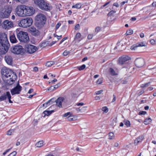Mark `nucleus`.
<instances>
[{
	"label": "nucleus",
	"mask_w": 156,
	"mask_h": 156,
	"mask_svg": "<svg viewBox=\"0 0 156 156\" xmlns=\"http://www.w3.org/2000/svg\"><path fill=\"white\" fill-rule=\"evenodd\" d=\"M2 77L3 80L9 77L10 80H7L6 83L9 85H11L13 83L17 78L16 74L10 69L4 67L2 69Z\"/></svg>",
	"instance_id": "nucleus-1"
},
{
	"label": "nucleus",
	"mask_w": 156,
	"mask_h": 156,
	"mask_svg": "<svg viewBox=\"0 0 156 156\" xmlns=\"http://www.w3.org/2000/svg\"><path fill=\"white\" fill-rule=\"evenodd\" d=\"M46 17L42 14H39L36 17V25L39 29L42 28L45 23Z\"/></svg>",
	"instance_id": "nucleus-2"
},
{
	"label": "nucleus",
	"mask_w": 156,
	"mask_h": 156,
	"mask_svg": "<svg viewBox=\"0 0 156 156\" xmlns=\"http://www.w3.org/2000/svg\"><path fill=\"white\" fill-rule=\"evenodd\" d=\"M34 3L37 5L39 8L45 11H50V6L48 3L44 0H33Z\"/></svg>",
	"instance_id": "nucleus-3"
},
{
	"label": "nucleus",
	"mask_w": 156,
	"mask_h": 156,
	"mask_svg": "<svg viewBox=\"0 0 156 156\" xmlns=\"http://www.w3.org/2000/svg\"><path fill=\"white\" fill-rule=\"evenodd\" d=\"M9 46L6 34L5 33H0V47L9 49Z\"/></svg>",
	"instance_id": "nucleus-4"
},
{
	"label": "nucleus",
	"mask_w": 156,
	"mask_h": 156,
	"mask_svg": "<svg viewBox=\"0 0 156 156\" xmlns=\"http://www.w3.org/2000/svg\"><path fill=\"white\" fill-rule=\"evenodd\" d=\"M12 11V8L8 6H5L0 11V18H7L9 16Z\"/></svg>",
	"instance_id": "nucleus-5"
},
{
	"label": "nucleus",
	"mask_w": 156,
	"mask_h": 156,
	"mask_svg": "<svg viewBox=\"0 0 156 156\" xmlns=\"http://www.w3.org/2000/svg\"><path fill=\"white\" fill-rule=\"evenodd\" d=\"M18 31L17 30H16L17 37L20 41L26 43L29 41V38L27 32L21 31L18 33Z\"/></svg>",
	"instance_id": "nucleus-6"
},
{
	"label": "nucleus",
	"mask_w": 156,
	"mask_h": 156,
	"mask_svg": "<svg viewBox=\"0 0 156 156\" xmlns=\"http://www.w3.org/2000/svg\"><path fill=\"white\" fill-rule=\"evenodd\" d=\"M33 23V20L31 18H27L21 20L19 24L20 26L23 27H27L30 26Z\"/></svg>",
	"instance_id": "nucleus-7"
},
{
	"label": "nucleus",
	"mask_w": 156,
	"mask_h": 156,
	"mask_svg": "<svg viewBox=\"0 0 156 156\" xmlns=\"http://www.w3.org/2000/svg\"><path fill=\"white\" fill-rule=\"evenodd\" d=\"M124 45L120 44H117V46L113 47L111 48L110 51L108 53V58H111L114 56V53H115V50L116 49H118L119 50H122V49H124Z\"/></svg>",
	"instance_id": "nucleus-8"
},
{
	"label": "nucleus",
	"mask_w": 156,
	"mask_h": 156,
	"mask_svg": "<svg viewBox=\"0 0 156 156\" xmlns=\"http://www.w3.org/2000/svg\"><path fill=\"white\" fill-rule=\"evenodd\" d=\"M11 51L13 53L19 54L23 51V49L22 46L16 45L12 46L11 48Z\"/></svg>",
	"instance_id": "nucleus-9"
},
{
	"label": "nucleus",
	"mask_w": 156,
	"mask_h": 156,
	"mask_svg": "<svg viewBox=\"0 0 156 156\" xmlns=\"http://www.w3.org/2000/svg\"><path fill=\"white\" fill-rule=\"evenodd\" d=\"M25 6L21 5L18 6L16 9V11L17 15L20 16H25Z\"/></svg>",
	"instance_id": "nucleus-10"
},
{
	"label": "nucleus",
	"mask_w": 156,
	"mask_h": 156,
	"mask_svg": "<svg viewBox=\"0 0 156 156\" xmlns=\"http://www.w3.org/2000/svg\"><path fill=\"white\" fill-rule=\"evenodd\" d=\"M37 49V48L31 44H26L25 46V51L29 53H33L35 52Z\"/></svg>",
	"instance_id": "nucleus-11"
},
{
	"label": "nucleus",
	"mask_w": 156,
	"mask_h": 156,
	"mask_svg": "<svg viewBox=\"0 0 156 156\" xmlns=\"http://www.w3.org/2000/svg\"><path fill=\"white\" fill-rule=\"evenodd\" d=\"M22 89V87L20 85L19 81L16 86L12 89L11 92L12 95L15 94H19L20 93Z\"/></svg>",
	"instance_id": "nucleus-12"
},
{
	"label": "nucleus",
	"mask_w": 156,
	"mask_h": 156,
	"mask_svg": "<svg viewBox=\"0 0 156 156\" xmlns=\"http://www.w3.org/2000/svg\"><path fill=\"white\" fill-rule=\"evenodd\" d=\"M2 26L3 28L9 29L13 27V24L12 22L6 20L3 21Z\"/></svg>",
	"instance_id": "nucleus-13"
},
{
	"label": "nucleus",
	"mask_w": 156,
	"mask_h": 156,
	"mask_svg": "<svg viewBox=\"0 0 156 156\" xmlns=\"http://www.w3.org/2000/svg\"><path fill=\"white\" fill-rule=\"evenodd\" d=\"M29 31L32 35L37 37L39 35V31L34 27H31L29 28Z\"/></svg>",
	"instance_id": "nucleus-14"
},
{
	"label": "nucleus",
	"mask_w": 156,
	"mask_h": 156,
	"mask_svg": "<svg viewBox=\"0 0 156 156\" xmlns=\"http://www.w3.org/2000/svg\"><path fill=\"white\" fill-rule=\"evenodd\" d=\"M135 63L137 67L138 68L141 67L144 64V60L142 58H137L135 61Z\"/></svg>",
	"instance_id": "nucleus-15"
},
{
	"label": "nucleus",
	"mask_w": 156,
	"mask_h": 156,
	"mask_svg": "<svg viewBox=\"0 0 156 156\" xmlns=\"http://www.w3.org/2000/svg\"><path fill=\"white\" fill-rule=\"evenodd\" d=\"M25 16H31L33 15L34 12L33 8L31 7L25 6Z\"/></svg>",
	"instance_id": "nucleus-16"
},
{
	"label": "nucleus",
	"mask_w": 156,
	"mask_h": 156,
	"mask_svg": "<svg viewBox=\"0 0 156 156\" xmlns=\"http://www.w3.org/2000/svg\"><path fill=\"white\" fill-rule=\"evenodd\" d=\"M130 59V57L128 56H123L119 58V63L121 65L125 63L126 61H128Z\"/></svg>",
	"instance_id": "nucleus-17"
},
{
	"label": "nucleus",
	"mask_w": 156,
	"mask_h": 156,
	"mask_svg": "<svg viewBox=\"0 0 156 156\" xmlns=\"http://www.w3.org/2000/svg\"><path fill=\"white\" fill-rule=\"evenodd\" d=\"M64 100V98L63 97H60L58 98L56 100V105L59 108H62V103Z\"/></svg>",
	"instance_id": "nucleus-18"
},
{
	"label": "nucleus",
	"mask_w": 156,
	"mask_h": 156,
	"mask_svg": "<svg viewBox=\"0 0 156 156\" xmlns=\"http://www.w3.org/2000/svg\"><path fill=\"white\" fill-rule=\"evenodd\" d=\"M145 44H144L143 42H141L139 44H137L136 45H134L132 46L131 47V49L132 50H136L137 48L138 47H143V46H145Z\"/></svg>",
	"instance_id": "nucleus-19"
},
{
	"label": "nucleus",
	"mask_w": 156,
	"mask_h": 156,
	"mask_svg": "<svg viewBox=\"0 0 156 156\" xmlns=\"http://www.w3.org/2000/svg\"><path fill=\"white\" fill-rule=\"evenodd\" d=\"M144 136V135H141L138 137L134 141V144L136 145L138 144V143L141 142L143 140Z\"/></svg>",
	"instance_id": "nucleus-20"
},
{
	"label": "nucleus",
	"mask_w": 156,
	"mask_h": 156,
	"mask_svg": "<svg viewBox=\"0 0 156 156\" xmlns=\"http://www.w3.org/2000/svg\"><path fill=\"white\" fill-rule=\"evenodd\" d=\"M5 59L8 64L11 65L12 63V59L11 56L9 55L5 56Z\"/></svg>",
	"instance_id": "nucleus-21"
},
{
	"label": "nucleus",
	"mask_w": 156,
	"mask_h": 156,
	"mask_svg": "<svg viewBox=\"0 0 156 156\" xmlns=\"http://www.w3.org/2000/svg\"><path fill=\"white\" fill-rule=\"evenodd\" d=\"M9 38L10 41L12 43H15L17 41L14 34L10 36Z\"/></svg>",
	"instance_id": "nucleus-22"
},
{
	"label": "nucleus",
	"mask_w": 156,
	"mask_h": 156,
	"mask_svg": "<svg viewBox=\"0 0 156 156\" xmlns=\"http://www.w3.org/2000/svg\"><path fill=\"white\" fill-rule=\"evenodd\" d=\"M44 142L41 140L40 141L37 142L35 144V146L37 147H40L43 146L44 145Z\"/></svg>",
	"instance_id": "nucleus-23"
},
{
	"label": "nucleus",
	"mask_w": 156,
	"mask_h": 156,
	"mask_svg": "<svg viewBox=\"0 0 156 156\" xmlns=\"http://www.w3.org/2000/svg\"><path fill=\"white\" fill-rule=\"evenodd\" d=\"M108 139L111 140L115 138L114 134L112 132H110L108 134Z\"/></svg>",
	"instance_id": "nucleus-24"
},
{
	"label": "nucleus",
	"mask_w": 156,
	"mask_h": 156,
	"mask_svg": "<svg viewBox=\"0 0 156 156\" xmlns=\"http://www.w3.org/2000/svg\"><path fill=\"white\" fill-rule=\"evenodd\" d=\"M59 87L58 84H56L54 86H51L48 89V90H54Z\"/></svg>",
	"instance_id": "nucleus-25"
},
{
	"label": "nucleus",
	"mask_w": 156,
	"mask_h": 156,
	"mask_svg": "<svg viewBox=\"0 0 156 156\" xmlns=\"http://www.w3.org/2000/svg\"><path fill=\"white\" fill-rule=\"evenodd\" d=\"M115 12L116 11L114 10L111 11L108 13V17L110 18L111 19L112 18L111 16H112L113 17V15Z\"/></svg>",
	"instance_id": "nucleus-26"
},
{
	"label": "nucleus",
	"mask_w": 156,
	"mask_h": 156,
	"mask_svg": "<svg viewBox=\"0 0 156 156\" xmlns=\"http://www.w3.org/2000/svg\"><path fill=\"white\" fill-rule=\"evenodd\" d=\"M152 120L150 118L146 119L144 121V123L145 125H148L151 122Z\"/></svg>",
	"instance_id": "nucleus-27"
},
{
	"label": "nucleus",
	"mask_w": 156,
	"mask_h": 156,
	"mask_svg": "<svg viewBox=\"0 0 156 156\" xmlns=\"http://www.w3.org/2000/svg\"><path fill=\"white\" fill-rule=\"evenodd\" d=\"M109 71L110 74L114 76L117 74L115 73V70L111 68L109 69Z\"/></svg>",
	"instance_id": "nucleus-28"
},
{
	"label": "nucleus",
	"mask_w": 156,
	"mask_h": 156,
	"mask_svg": "<svg viewBox=\"0 0 156 156\" xmlns=\"http://www.w3.org/2000/svg\"><path fill=\"white\" fill-rule=\"evenodd\" d=\"M54 111H45L43 113L45 115H48L51 114L53 112H54Z\"/></svg>",
	"instance_id": "nucleus-29"
},
{
	"label": "nucleus",
	"mask_w": 156,
	"mask_h": 156,
	"mask_svg": "<svg viewBox=\"0 0 156 156\" xmlns=\"http://www.w3.org/2000/svg\"><path fill=\"white\" fill-rule=\"evenodd\" d=\"M82 6V5L80 3H78L76 4L75 5H73L72 6V8H76L77 9H79L81 8Z\"/></svg>",
	"instance_id": "nucleus-30"
},
{
	"label": "nucleus",
	"mask_w": 156,
	"mask_h": 156,
	"mask_svg": "<svg viewBox=\"0 0 156 156\" xmlns=\"http://www.w3.org/2000/svg\"><path fill=\"white\" fill-rule=\"evenodd\" d=\"M55 62L53 61L48 62L46 63V66L47 67H50L53 65Z\"/></svg>",
	"instance_id": "nucleus-31"
},
{
	"label": "nucleus",
	"mask_w": 156,
	"mask_h": 156,
	"mask_svg": "<svg viewBox=\"0 0 156 156\" xmlns=\"http://www.w3.org/2000/svg\"><path fill=\"white\" fill-rule=\"evenodd\" d=\"M133 33V31L132 29H129L127 30L126 32V35H129L132 34Z\"/></svg>",
	"instance_id": "nucleus-32"
},
{
	"label": "nucleus",
	"mask_w": 156,
	"mask_h": 156,
	"mask_svg": "<svg viewBox=\"0 0 156 156\" xmlns=\"http://www.w3.org/2000/svg\"><path fill=\"white\" fill-rule=\"evenodd\" d=\"M124 123L125 125L127 127H129L130 126V122L129 120H124Z\"/></svg>",
	"instance_id": "nucleus-33"
},
{
	"label": "nucleus",
	"mask_w": 156,
	"mask_h": 156,
	"mask_svg": "<svg viewBox=\"0 0 156 156\" xmlns=\"http://www.w3.org/2000/svg\"><path fill=\"white\" fill-rule=\"evenodd\" d=\"M7 98L10 103H12V102L11 100V96L9 92H7Z\"/></svg>",
	"instance_id": "nucleus-34"
},
{
	"label": "nucleus",
	"mask_w": 156,
	"mask_h": 156,
	"mask_svg": "<svg viewBox=\"0 0 156 156\" xmlns=\"http://www.w3.org/2000/svg\"><path fill=\"white\" fill-rule=\"evenodd\" d=\"M1 96L3 101L5 100L8 97L7 95V92L6 93H4L3 95Z\"/></svg>",
	"instance_id": "nucleus-35"
},
{
	"label": "nucleus",
	"mask_w": 156,
	"mask_h": 156,
	"mask_svg": "<svg viewBox=\"0 0 156 156\" xmlns=\"http://www.w3.org/2000/svg\"><path fill=\"white\" fill-rule=\"evenodd\" d=\"M56 101L54 98H52L50 100H49L48 102L49 105H50Z\"/></svg>",
	"instance_id": "nucleus-36"
},
{
	"label": "nucleus",
	"mask_w": 156,
	"mask_h": 156,
	"mask_svg": "<svg viewBox=\"0 0 156 156\" xmlns=\"http://www.w3.org/2000/svg\"><path fill=\"white\" fill-rule=\"evenodd\" d=\"M48 43L46 42H43L40 45L41 47L44 48L47 46Z\"/></svg>",
	"instance_id": "nucleus-37"
},
{
	"label": "nucleus",
	"mask_w": 156,
	"mask_h": 156,
	"mask_svg": "<svg viewBox=\"0 0 156 156\" xmlns=\"http://www.w3.org/2000/svg\"><path fill=\"white\" fill-rule=\"evenodd\" d=\"M86 67V66L84 64L83 65L81 66L78 67V69L79 70H82L84 69Z\"/></svg>",
	"instance_id": "nucleus-38"
},
{
	"label": "nucleus",
	"mask_w": 156,
	"mask_h": 156,
	"mask_svg": "<svg viewBox=\"0 0 156 156\" xmlns=\"http://www.w3.org/2000/svg\"><path fill=\"white\" fill-rule=\"evenodd\" d=\"M14 129H10L7 132V134L8 135H11L12 133L14 132Z\"/></svg>",
	"instance_id": "nucleus-39"
},
{
	"label": "nucleus",
	"mask_w": 156,
	"mask_h": 156,
	"mask_svg": "<svg viewBox=\"0 0 156 156\" xmlns=\"http://www.w3.org/2000/svg\"><path fill=\"white\" fill-rule=\"evenodd\" d=\"M69 51H67V50H65L64 51V52L63 53V55L64 56H66L68 55L70 53Z\"/></svg>",
	"instance_id": "nucleus-40"
},
{
	"label": "nucleus",
	"mask_w": 156,
	"mask_h": 156,
	"mask_svg": "<svg viewBox=\"0 0 156 156\" xmlns=\"http://www.w3.org/2000/svg\"><path fill=\"white\" fill-rule=\"evenodd\" d=\"M71 115V113H70V112H68L65 113L64 114V115H63V117H66L67 116H69V115Z\"/></svg>",
	"instance_id": "nucleus-41"
},
{
	"label": "nucleus",
	"mask_w": 156,
	"mask_h": 156,
	"mask_svg": "<svg viewBox=\"0 0 156 156\" xmlns=\"http://www.w3.org/2000/svg\"><path fill=\"white\" fill-rule=\"evenodd\" d=\"M81 36V34L79 33H77L75 36V38H76V39H79L80 38V37Z\"/></svg>",
	"instance_id": "nucleus-42"
},
{
	"label": "nucleus",
	"mask_w": 156,
	"mask_h": 156,
	"mask_svg": "<svg viewBox=\"0 0 156 156\" xmlns=\"http://www.w3.org/2000/svg\"><path fill=\"white\" fill-rule=\"evenodd\" d=\"M17 154V152L16 151H14L9 155V156H15Z\"/></svg>",
	"instance_id": "nucleus-43"
},
{
	"label": "nucleus",
	"mask_w": 156,
	"mask_h": 156,
	"mask_svg": "<svg viewBox=\"0 0 156 156\" xmlns=\"http://www.w3.org/2000/svg\"><path fill=\"white\" fill-rule=\"evenodd\" d=\"M81 108V112H83L86 110V107H80Z\"/></svg>",
	"instance_id": "nucleus-44"
},
{
	"label": "nucleus",
	"mask_w": 156,
	"mask_h": 156,
	"mask_svg": "<svg viewBox=\"0 0 156 156\" xmlns=\"http://www.w3.org/2000/svg\"><path fill=\"white\" fill-rule=\"evenodd\" d=\"M16 2H20L22 3H24L28 1V0H14Z\"/></svg>",
	"instance_id": "nucleus-45"
},
{
	"label": "nucleus",
	"mask_w": 156,
	"mask_h": 156,
	"mask_svg": "<svg viewBox=\"0 0 156 156\" xmlns=\"http://www.w3.org/2000/svg\"><path fill=\"white\" fill-rule=\"evenodd\" d=\"M101 29V28L99 27H97L95 30V32L96 33H98L99 32Z\"/></svg>",
	"instance_id": "nucleus-46"
},
{
	"label": "nucleus",
	"mask_w": 156,
	"mask_h": 156,
	"mask_svg": "<svg viewBox=\"0 0 156 156\" xmlns=\"http://www.w3.org/2000/svg\"><path fill=\"white\" fill-rule=\"evenodd\" d=\"M67 119L69 121H72L73 120V117L72 116H71V115H69L68 116V117L67 118Z\"/></svg>",
	"instance_id": "nucleus-47"
},
{
	"label": "nucleus",
	"mask_w": 156,
	"mask_h": 156,
	"mask_svg": "<svg viewBox=\"0 0 156 156\" xmlns=\"http://www.w3.org/2000/svg\"><path fill=\"white\" fill-rule=\"evenodd\" d=\"M107 107L106 106H105L102 108V110L104 112V113H106L107 112Z\"/></svg>",
	"instance_id": "nucleus-48"
},
{
	"label": "nucleus",
	"mask_w": 156,
	"mask_h": 156,
	"mask_svg": "<svg viewBox=\"0 0 156 156\" xmlns=\"http://www.w3.org/2000/svg\"><path fill=\"white\" fill-rule=\"evenodd\" d=\"M150 83V82H148L144 84H142L141 86V87L143 88L147 86H148Z\"/></svg>",
	"instance_id": "nucleus-49"
},
{
	"label": "nucleus",
	"mask_w": 156,
	"mask_h": 156,
	"mask_svg": "<svg viewBox=\"0 0 156 156\" xmlns=\"http://www.w3.org/2000/svg\"><path fill=\"white\" fill-rule=\"evenodd\" d=\"M113 98L112 99V101H111V100L110 99H109V101L111 102H114L115 101V95H113Z\"/></svg>",
	"instance_id": "nucleus-50"
},
{
	"label": "nucleus",
	"mask_w": 156,
	"mask_h": 156,
	"mask_svg": "<svg viewBox=\"0 0 156 156\" xmlns=\"http://www.w3.org/2000/svg\"><path fill=\"white\" fill-rule=\"evenodd\" d=\"M102 80L101 79H99L97 81L96 83L97 84H100L102 83Z\"/></svg>",
	"instance_id": "nucleus-51"
},
{
	"label": "nucleus",
	"mask_w": 156,
	"mask_h": 156,
	"mask_svg": "<svg viewBox=\"0 0 156 156\" xmlns=\"http://www.w3.org/2000/svg\"><path fill=\"white\" fill-rule=\"evenodd\" d=\"M147 112L146 111H140L139 113V115H145L146 114Z\"/></svg>",
	"instance_id": "nucleus-52"
},
{
	"label": "nucleus",
	"mask_w": 156,
	"mask_h": 156,
	"mask_svg": "<svg viewBox=\"0 0 156 156\" xmlns=\"http://www.w3.org/2000/svg\"><path fill=\"white\" fill-rule=\"evenodd\" d=\"M12 148L11 147L9 149L6 150V151L3 153V154L4 155H5L7 152H9V151L12 149Z\"/></svg>",
	"instance_id": "nucleus-53"
},
{
	"label": "nucleus",
	"mask_w": 156,
	"mask_h": 156,
	"mask_svg": "<svg viewBox=\"0 0 156 156\" xmlns=\"http://www.w3.org/2000/svg\"><path fill=\"white\" fill-rule=\"evenodd\" d=\"M103 90H101L99 91H98L95 92L96 94V95H99L102 93Z\"/></svg>",
	"instance_id": "nucleus-54"
},
{
	"label": "nucleus",
	"mask_w": 156,
	"mask_h": 156,
	"mask_svg": "<svg viewBox=\"0 0 156 156\" xmlns=\"http://www.w3.org/2000/svg\"><path fill=\"white\" fill-rule=\"evenodd\" d=\"M80 27V25L79 24H77L75 27V29L76 30H77L79 29Z\"/></svg>",
	"instance_id": "nucleus-55"
},
{
	"label": "nucleus",
	"mask_w": 156,
	"mask_h": 156,
	"mask_svg": "<svg viewBox=\"0 0 156 156\" xmlns=\"http://www.w3.org/2000/svg\"><path fill=\"white\" fill-rule=\"evenodd\" d=\"M150 42L152 45H154L155 43V41L154 39L151 40L150 41Z\"/></svg>",
	"instance_id": "nucleus-56"
},
{
	"label": "nucleus",
	"mask_w": 156,
	"mask_h": 156,
	"mask_svg": "<svg viewBox=\"0 0 156 156\" xmlns=\"http://www.w3.org/2000/svg\"><path fill=\"white\" fill-rule=\"evenodd\" d=\"M93 36V35L89 34L88 35L87 39L89 40L91 39L92 38Z\"/></svg>",
	"instance_id": "nucleus-57"
},
{
	"label": "nucleus",
	"mask_w": 156,
	"mask_h": 156,
	"mask_svg": "<svg viewBox=\"0 0 156 156\" xmlns=\"http://www.w3.org/2000/svg\"><path fill=\"white\" fill-rule=\"evenodd\" d=\"M144 92V91L143 90H141L138 93V95H140L143 93Z\"/></svg>",
	"instance_id": "nucleus-58"
},
{
	"label": "nucleus",
	"mask_w": 156,
	"mask_h": 156,
	"mask_svg": "<svg viewBox=\"0 0 156 156\" xmlns=\"http://www.w3.org/2000/svg\"><path fill=\"white\" fill-rule=\"evenodd\" d=\"M54 36L55 37H57V39L58 40H59L61 39V37H62V35H60V36H58L57 35H55V34H54Z\"/></svg>",
	"instance_id": "nucleus-59"
},
{
	"label": "nucleus",
	"mask_w": 156,
	"mask_h": 156,
	"mask_svg": "<svg viewBox=\"0 0 156 156\" xmlns=\"http://www.w3.org/2000/svg\"><path fill=\"white\" fill-rule=\"evenodd\" d=\"M61 25V24L60 23H58L56 24V25L55 27L56 29L57 30V29H58Z\"/></svg>",
	"instance_id": "nucleus-60"
},
{
	"label": "nucleus",
	"mask_w": 156,
	"mask_h": 156,
	"mask_svg": "<svg viewBox=\"0 0 156 156\" xmlns=\"http://www.w3.org/2000/svg\"><path fill=\"white\" fill-rule=\"evenodd\" d=\"M38 70V68L37 67H35L33 68V71L35 72H37Z\"/></svg>",
	"instance_id": "nucleus-61"
},
{
	"label": "nucleus",
	"mask_w": 156,
	"mask_h": 156,
	"mask_svg": "<svg viewBox=\"0 0 156 156\" xmlns=\"http://www.w3.org/2000/svg\"><path fill=\"white\" fill-rule=\"evenodd\" d=\"M67 39V37H65L63 38L60 42L59 44H61L62 42H63L65 40Z\"/></svg>",
	"instance_id": "nucleus-62"
},
{
	"label": "nucleus",
	"mask_w": 156,
	"mask_h": 156,
	"mask_svg": "<svg viewBox=\"0 0 156 156\" xmlns=\"http://www.w3.org/2000/svg\"><path fill=\"white\" fill-rule=\"evenodd\" d=\"M140 37L141 38H143L144 36V34L143 33H140Z\"/></svg>",
	"instance_id": "nucleus-63"
},
{
	"label": "nucleus",
	"mask_w": 156,
	"mask_h": 156,
	"mask_svg": "<svg viewBox=\"0 0 156 156\" xmlns=\"http://www.w3.org/2000/svg\"><path fill=\"white\" fill-rule=\"evenodd\" d=\"M113 5L116 7H119V4L117 3H115L113 4Z\"/></svg>",
	"instance_id": "nucleus-64"
}]
</instances>
